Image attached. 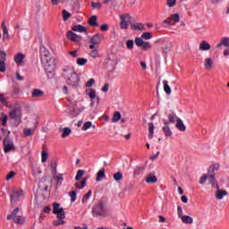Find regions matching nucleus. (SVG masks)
<instances>
[{
	"label": "nucleus",
	"instance_id": "f257e3e1",
	"mask_svg": "<svg viewBox=\"0 0 229 229\" xmlns=\"http://www.w3.org/2000/svg\"><path fill=\"white\" fill-rule=\"evenodd\" d=\"M41 64L45 65V71L47 78L53 80L55 78V71L56 70V64H55V59L51 58V55L46 47H42L40 48Z\"/></svg>",
	"mask_w": 229,
	"mask_h": 229
},
{
	"label": "nucleus",
	"instance_id": "f03ea898",
	"mask_svg": "<svg viewBox=\"0 0 229 229\" xmlns=\"http://www.w3.org/2000/svg\"><path fill=\"white\" fill-rule=\"evenodd\" d=\"M61 76L66 80V83L71 85V87H78L80 85V76H78V73L71 67L63 69Z\"/></svg>",
	"mask_w": 229,
	"mask_h": 229
},
{
	"label": "nucleus",
	"instance_id": "7ed1b4c3",
	"mask_svg": "<svg viewBox=\"0 0 229 229\" xmlns=\"http://www.w3.org/2000/svg\"><path fill=\"white\" fill-rule=\"evenodd\" d=\"M91 214L93 217H97V219H105V217H108V210L105 208L103 200H99L98 204L93 206Z\"/></svg>",
	"mask_w": 229,
	"mask_h": 229
},
{
	"label": "nucleus",
	"instance_id": "20e7f679",
	"mask_svg": "<svg viewBox=\"0 0 229 229\" xmlns=\"http://www.w3.org/2000/svg\"><path fill=\"white\" fill-rule=\"evenodd\" d=\"M208 180V183L216 189V191H219V183H217V180L216 179V173L214 172H208V174H203L199 178V184L204 185L205 182Z\"/></svg>",
	"mask_w": 229,
	"mask_h": 229
},
{
	"label": "nucleus",
	"instance_id": "39448f33",
	"mask_svg": "<svg viewBox=\"0 0 229 229\" xmlns=\"http://www.w3.org/2000/svg\"><path fill=\"white\" fill-rule=\"evenodd\" d=\"M9 119H13L17 124H21L22 123V107L19 105L14 106L9 113Z\"/></svg>",
	"mask_w": 229,
	"mask_h": 229
},
{
	"label": "nucleus",
	"instance_id": "423d86ee",
	"mask_svg": "<svg viewBox=\"0 0 229 229\" xmlns=\"http://www.w3.org/2000/svg\"><path fill=\"white\" fill-rule=\"evenodd\" d=\"M19 210H20L19 208H14L12 214L7 216V219L8 220L13 219L15 225H24V221H25L24 216H18Z\"/></svg>",
	"mask_w": 229,
	"mask_h": 229
},
{
	"label": "nucleus",
	"instance_id": "0eeeda50",
	"mask_svg": "<svg viewBox=\"0 0 229 229\" xmlns=\"http://www.w3.org/2000/svg\"><path fill=\"white\" fill-rule=\"evenodd\" d=\"M4 153H10L12 151H16L15 145L13 144V140L9 137L4 138Z\"/></svg>",
	"mask_w": 229,
	"mask_h": 229
},
{
	"label": "nucleus",
	"instance_id": "6e6552de",
	"mask_svg": "<svg viewBox=\"0 0 229 229\" xmlns=\"http://www.w3.org/2000/svg\"><path fill=\"white\" fill-rule=\"evenodd\" d=\"M53 214L57 216V219H65V209L60 208V203L58 202L53 203Z\"/></svg>",
	"mask_w": 229,
	"mask_h": 229
},
{
	"label": "nucleus",
	"instance_id": "1a4fd4ad",
	"mask_svg": "<svg viewBox=\"0 0 229 229\" xmlns=\"http://www.w3.org/2000/svg\"><path fill=\"white\" fill-rule=\"evenodd\" d=\"M105 40V36L101 33H97L95 34L91 38H90V43L89 45V49H95L96 46H98V44H101Z\"/></svg>",
	"mask_w": 229,
	"mask_h": 229
},
{
	"label": "nucleus",
	"instance_id": "9d476101",
	"mask_svg": "<svg viewBox=\"0 0 229 229\" xmlns=\"http://www.w3.org/2000/svg\"><path fill=\"white\" fill-rule=\"evenodd\" d=\"M120 28L121 30H128L130 26V22H131V16L130 13L127 14H122L120 16Z\"/></svg>",
	"mask_w": 229,
	"mask_h": 229
},
{
	"label": "nucleus",
	"instance_id": "9b49d317",
	"mask_svg": "<svg viewBox=\"0 0 229 229\" xmlns=\"http://www.w3.org/2000/svg\"><path fill=\"white\" fill-rule=\"evenodd\" d=\"M24 196V191L21 189H13V191L10 195L11 198V203L13 205V203H17L19 201V198H22Z\"/></svg>",
	"mask_w": 229,
	"mask_h": 229
},
{
	"label": "nucleus",
	"instance_id": "f8f14e48",
	"mask_svg": "<svg viewBox=\"0 0 229 229\" xmlns=\"http://www.w3.org/2000/svg\"><path fill=\"white\" fill-rule=\"evenodd\" d=\"M180 22V14L174 13L171 17L166 18L163 21V24H170V26H174V24Z\"/></svg>",
	"mask_w": 229,
	"mask_h": 229
},
{
	"label": "nucleus",
	"instance_id": "ddd939ff",
	"mask_svg": "<svg viewBox=\"0 0 229 229\" xmlns=\"http://www.w3.org/2000/svg\"><path fill=\"white\" fill-rule=\"evenodd\" d=\"M66 37L68 40L72 42H80L81 40V36H78L76 33L72 32V30L67 31Z\"/></svg>",
	"mask_w": 229,
	"mask_h": 229
},
{
	"label": "nucleus",
	"instance_id": "4468645a",
	"mask_svg": "<svg viewBox=\"0 0 229 229\" xmlns=\"http://www.w3.org/2000/svg\"><path fill=\"white\" fill-rule=\"evenodd\" d=\"M130 26L132 31H144L146 30L143 23H132L130 21Z\"/></svg>",
	"mask_w": 229,
	"mask_h": 229
},
{
	"label": "nucleus",
	"instance_id": "2eb2a0df",
	"mask_svg": "<svg viewBox=\"0 0 229 229\" xmlns=\"http://www.w3.org/2000/svg\"><path fill=\"white\" fill-rule=\"evenodd\" d=\"M115 65H117V62L114 60L108 59L106 62V69L109 72H114L115 71Z\"/></svg>",
	"mask_w": 229,
	"mask_h": 229
},
{
	"label": "nucleus",
	"instance_id": "dca6fc26",
	"mask_svg": "<svg viewBox=\"0 0 229 229\" xmlns=\"http://www.w3.org/2000/svg\"><path fill=\"white\" fill-rule=\"evenodd\" d=\"M175 128H177L179 131H185V130H187V126H185V124L183 123V121H182V119L180 118H177L176 120Z\"/></svg>",
	"mask_w": 229,
	"mask_h": 229
},
{
	"label": "nucleus",
	"instance_id": "f3484780",
	"mask_svg": "<svg viewBox=\"0 0 229 229\" xmlns=\"http://www.w3.org/2000/svg\"><path fill=\"white\" fill-rule=\"evenodd\" d=\"M225 196H228V191H226L225 190H220L218 186V190H216V199H223Z\"/></svg>",
	"mask_w": 229,
	"mask_h": 229
},
{
	"label": "nucleus",
	"instance_id": "a211bd4d",
	"mask_svg": "<svg viewBox=\"0 0 229 229\" xmlns=\"http://www.w3.org/2000/svg\"><path fill=\"white\" fill-rule=\"evenodd\" d=\"M88 24L91 26L92 28H98L99 27V24L98 23V16L93 15L89 18L88 21Z\"/></svg>",
	"mask_w": 229,
	"mask_h": 229
},
{
	"label": "nucleus",
	"instance_id": "6ab92c4d",
	"mask_svg": "<svg viewBox=\"0 0 229 229\" xmlns=\"http://www.w3.org/2000/svg\"><path fill=\"white\" fill-rule=\"evenodd\" d=\"M157 182H158V178L153 174H148L146 178L147 183H157Z\"/></svg>",
	"mask_w": 229,
	"mask_h": 229
},
{
	"label": "nucleus",
	"instance_id": "aec40b11",
	"mask_svg": "<svg viewBox=\"0 0 229 229\" xmlns=\"http://www.w3.org/2000/svg\"><path fill=\"white\" fill-rule=\"evenodd\" d=\"M72 31H78L79 33H87V28L83 25H75L72 28Z\"/></svg>",
	"mask_w": 229,
	"mask_h": 229
},
{
	"label": "nucleus",
	"instance_id": "412c9836",
	"mask_svg": "<svg viewBox=\"0 0 229 229\" xmlns=\"http://www.w3.org/2000/svg\"><path fill=\"white\" fill-rule=\"evenodd\" d=\"M210 45L206 40H203L199 44V50L200 51H209Z\"/></svg>",
	"mask_w": 229,
	"mask_h": 229
},
{
	"label": "nucleus",
	"instance_id": "4be33fe9",
	"mask_svg": "<svg viewBox=\"0 0 229 229\" xmlns=\"http://www.w3.org/2000/svg\"><path fill=\"white\" fill-rule=\"evenodd\" d=\"M53 180H56V187L55 189H58V185H62V182H64V174H59L58 175H55L53 177Z\"/></svg>",
	"mask_w": 229,
	"mask_h": 229
},
{
	"label": "nucleus",
	"instance_id": "5701e85b",
	"mask_svg": "<svg viewBox=\"0 0 229 229\" xmlns=\"http://www.w3.org/2000/svg\"><path fill=\"white\" fill-rule=\"evenodd\" d=\"M181 219L182 223H184L185 225H192L194 221L192 217H191V216H187V215L181 216Z\"/></svg>",
	"mask_w": 229,
	"mask_h": 229
},
{
	"label": "nucleus",
	"instance_id": "b1692460",
	"mask_svg": "<svg viewBox=\"0 0 229 229\" xmlns=\"http://www.w3.org/2000/svg\"><path fill=\"white\" fill-rule=\"evenodd\" d=\"M155 133V124L153 122L148 123V139H153Z\"/></svg>",
	"mask_w": 229,
	"mask_h": 229
},
{
	"label": "nucleus",
	"instance_id": "393cba45",
	"mask_svg": "<svg viewBox=\"0 0 229 229\" xmlns=\"http://www.w3.org/2000/svg\"><path fill=\"white\" fill-rule=\"evenodd\" d=\"M213 66L214 60H212L210 57L207 58L204 63V67H206V69H212Z\"/></svg>",
	"mask_w": 229,
	"mask_h": 229
},
{
	"label": "nucleus",
	"instance_id": "a878e982",
	"mask_svg": "<svg viewBox=\"0 0 229 229\" xmlns=\"http://www.w3.org/2000/svg\"><path fill=\"white\" fill-rule=\"evenodd\" d=\"M26 58V55H24L22 53H19L14 56V62L15 64H21Z\"/></svg>",
	"mask_w": 229,
	"mask_h": 229
},
{
	"label": "nucleus",
	"instance_id": "bb28decb",
	"mask_svg": "<svg viewBox=\"0 0 229 229\" xmlns=\"http://www.w3.org/2000/svg\"><path fill=\"white\" fill-rule=\"evenodd\" d=\"M219 163H215V164H212L208 169V173H216V171L219 170Z\"/></svg>",
	"mask_w": 229,
	"mask_h": 229
},
{
	"label": "nucleus",
	"instance_id": "cd10ccee",
	"mask_svg": "<svg viewBox=\"0 0 229 229\" xmlns=\"http://www.w3.org/2000/svg\"><path fill=\"white\" fill-rule=\"evenodd\" d=\"M105 176H106V174H105V168H102L98 172L96 181L101 182V178H105Z\"/></svg>",
	"mask_w": 229,
	"mask_h": 229
},
{
	"label": "nucleus",
	"instance_id": "c85d7f7f",
	"mask_svg": "<svg viewBox=\"0 0 229 229\" xmlns=\"http://www.w3.org/2000/svg\"><path fill=\"white\" fill-rule=\"evenodd\" d=\"M0 123L2 126H6V124H8V115L4 114V113L1 114Z\"/></svg>",
	"mask_w": 229,
	"mask_h": 229
},
{
	"label": "nucleus",
	"instance_id": "c756f323",
	"mask_svg": "<svg viewBox=\"0 0 229 229\" xmlns=\"http://www.w3.org/2000/svg\"><path fill=\"white\" fill-rule=\"evenodd\" d=\"M86 94L92 99H96V90L94 89H86Z\"/></svg>",
	"mask_w": 229,
	"mask_h": 229
},
{
	"label": "nucleus",
	"instance_id": "7c9ffc66",
	"mask_svg": "<svg viewBox=\"0 0 229 229\" xmlns=\"http://www.w3.org/2000/svg\"><path fill=\"white\" fill-rule=\"evenodd\" d=\"M163 85H164V90L165 92V94H167V96H169L172 92L171 90V87L169 86V83L167 82V81H163Z\"/></svg>",
	"mask_w": 229,
	"mask_h": 229
},
{
	"label": "nucleus",
	"instance_id": "2f4dec72",
	"mask_svg": "<svg viewBox=\"0 0 229 229\" xmlns=\"http://www.w3.org/2000/svg\"><path fill=\"white\" fill-rule=\"evenodd\" d=\"M63 130H64V132L62 133V136H61L63 139L69 137L71 133H72V131L69 127H65Z\"/></svg>",
	"mask_w": 229,
	"mask_h": 229
},
{
	"label": "nucleus",
	"instance_id": "473e14b6",
	"mask_svg": "<svg viewBox=\"0 0 229 229\" xmlns=\"http://www.w3.org/2000/svg\"><path fill=\"white\" fill-rule=\"evenodd\" d=\"M86 185H87V178H83L81 182H76L74 184V186L77 187V189H83V187H85Z\"/></svg>",
	"mask_w": 229,
	"mask_h": 229
},
{
	"label": "nucleus",
	"instance_id": "72a5a7b5",
	"mask_svg": "<svg viewBox=\"0 0 229 229\" xmlns=\"http://www.w3.org/2000/svg\"><path fill=\"white\" fill-rule=\"evenodd\" d=\"M44 96V91L41 89H34L32 92V98H42Z\"/></svg>",
	"mask_w": 229,
	"mask_h": 229
},
{
	"label": "nucleus",
	"instance_id": "f704fd0d",
	"mask_svg": "<svg viewBox=\"0 0 229 229\" xmlns=\"http://www.w3.org/2000/svg\"><path fill=\"white\" fill-rule=\"evenodd\" d=\"M50 167L52 169V174H58V169L56 168L58 167V165L56 164V162H51Z\"/></svg>",
	"mask_w": 229,
	"mask_h": 229
},
{
	"label": "nucleus",
	"instance_id": "c9c22d12",
	"mask_svg": "<svg viewBox=\"0 0 229 229\" xmlns=\"http://www.w3.org/2000/svg\"><path fill=\"white\" fill-rule=\"evenodd\" d=\"M163 131L165 137H171V135H173V131H171V128L169 126H164Z\"/></svg>",
	"mask_w": 229,
	"mask_h": 229
},
{
	"label": "nucleus",
	"instance_id": "e433bc0d",
	"mask_svg": "<svg viewBox=\"0 0 229 229\" xmlns=\"http://www.w3.org/2000/svg\"><path fill=\"white\" fill-rule=\"evenodd\" d=\"M85 174V170H78L77 174L75 176L76 182H80L81 178H83V175Z\"/></svg>",
	"mask_w": 229,
	"mask_h": 229
},
{
	"label": "nucleus",
	"instance_id": "4c0bfd02",
	"mask_svg": "<svg viewBox=\"0 0 229 229\" xmlns=\"http://www.w3.org/2000/svg\"><path fill=\"white\" fill-rule=\"evenodd\" d=\"M113 178L114 182H121V180H123V173L121 172L114 173L113 175Z\"/></svg>",
	"mask_w": 229,
	"mask_h": 229
},
{
	"label": "nucleus",
	"instance_id": "58836bf2",
	"mask_svg": "<svg viewBox=\"0 0 229 229\" xmlns=\"http://www.w3.org/2000/svg\"><path fill=\"white\" fill-rule=\"evenodd\" d=\"M69 115L71 117H77L78 112H76V107L74 106V105H72V106L70 107Z\"/></svg>",
	"mask_w": 229,
	"mask_h": 229
},
{
	"label": "nucleus",
	"instance_id": "ea45409f",
	"mask_svg": "<svg viewBox=\"0 0 229 229\" xmlns=\"http://www.w3.org/2000/svg\"><path fill=\"white\" fill-rule=\"evenodd\" d=\"M91 7L93 10H100V8H103V4L100 2H92Z\"/></svg>",
	"mask_w": 229,
	"mask_h": 229
},
{
	"label": "nucleus",
	"instance_id": "a19ab883",
	"mask_svg": "<svg viewBox=\"0 0 229 229\" xmlns=\"http://www.w3.org/2000/svg\"><path fill=\"white\" fill-rule=\"evenodd\" d=\"M118 121H121V113L115 112L112 118V123H118Z\"/></svg>",
	"mask_w": 229,
	"mask_h": 229
},
{
	"label": "nucleus",
	"instance_id": "79ce46f5",
	"mask_svg": "<svg viewBox=\"0 0 229 229\" xmlns=\"http://www.w3.org/2000/svg\"><path fill=\"white\" fill-rule=\"evenodd\" d=\"M141 38L143 40H150V38H153V35L151 34V32H144L141 35Z\"/></svg>",
	"mask_w": 229,
	"mask_h": 229
},
{
	"label": "nucleus",
	"instance_id": "37998d69",
	"mask_svg": "<svg viewBox=\"0 0 229 229\" xmlns=\"http://www.w3.org/2000/svg\"><path fill=\"white\" fill-rule=\"evenodd\" d=\"M47 157H49V154L47 151L43 150L41 152V162H43V164H46V162H47Z\"/></svg>",
	"mask_w": 229,
	"mask_h": 229
},
{
	"label": "nucleus",
	"instance_id": "c03bdc74",
	"mask_svg": "<svg viewBox=\"0 0 229 229\" xmlns=\"http://www.w3.org/2000/svg\"><path fill=\"white\" fill-rule=\"evenodd\" d=\"M168 120L171 123H174L178 120V116H176V114H168Z\"/></svg>",
	"mask_w": 229,
	"mask_h": 229
},
{
	"label": "nucleus",
	"instance_id": "a18cd8bd",
	"mask_svg": "<svg viewBox=\"0 0 229 229\" xmlns=\"http://www.w3.org/2000/svg\"><path fill=\"white\" fill-rule=\"evenodd\" d=\"M64 218H58L57 220H55L53 222L54 226H60V225H65V221H64Z\"/></svg>",
	"mask_w": 229,
	"mask_h": 229
},
{
	"label": "nucleus",
	"instance_id": "49530a36",
	"mask_svg": "<svg viewBox=\"0 0 229 229\" xmlns=\"http://www.w3.org/2000/svg\"><path fill=\"white\" fill-rule=\"evenodd\" d=\"M135 44H136V46H138V47H142V46L144 44V39L142 38H136Z\"/></svg>",
	"mask_w": 229,
	"mask_h": 229
},
{
	"label": "nucleus",
	"instance_id": "de8ad7c7",
	"mask_svg": "<svg viewBox=\"0 0 229 229\" xmlns=\"http://www.w3.org/2000/svg\"><path fill=\"white\" fill-rule=\"evenodd\" d=\"M0 103L4 105V106H6L8 105V100L6 98H4V95L3 93H0Z\"/></svg>",
	"mask_w": 229,
	"mask_h": 229
},
{
	"label": "nucleus",
	"instance_id": "09e8293b",
	"mask_svg": "<svg viewBox=\"0 0 229 229\" xmlns=\"http://www.w3.org/2000/svg\"><path fill=\"white\" fill-rule=\"evenodd\" d=\"M142 51H148V49H151V43L149 42H144L143 46H141Z\"/></svg>",
	"mask_w": 229,
	"mask_h": 229
},
{
	"label": "nucleus",
	"instance_id": "8fccbe9b",
	"mask_svg": "<svg viewBox=\"0 0 229 229\" xmlns=\"http://www.w3.org/2000/svg\"><path fill=\"white\" fill-rule=\"evenodd\" d=\"M33 133H35V130H32V129H25L24 130L25 137H31V135H33Z\"/></svg>",
	"mask_w": 229,
	"mask_h": 229
},
{
	"label": "nucleus",
	"instance_id": "3c124183",
	"mask_svg": "<svg viewBox=\"0 0 229 229\" xmlns=\"http://www.w3.org/2000/svg\"><path fill=\"white\" fill-rule=\"evenodd\" d=\"M90 196H92V191H89L87 192V194H85L81 199L82 203H86L87 202V199H89V198H90Z\"/></svg>",
	"mask_w": 229,
	"mask_h": 229
},
{
	"label": "nucleus",
	"instance_id": "603ef678",
	"mask_svg": "<svg viewBox=\"0 0 229 229\" xmlns=\"http://www.w3.org/2000/svg\"><path fill=\"white\" fill-rule=\"evenodd\" d=\"M88 60L86 58L83 57H79L77 59V64L78 65H85V64H87Z\"/></svg>",
	"mask_w": 229,
	"mask_h": 229
},
{
	"label": "nucleus",
	"instance_id": "864d4df0",
	"mask_svg": "<svg viewBox=\"0 0 229 229\" xmlns=\"http://www.w3.org/2000/svg\"><path fill=\"white\" fill-rule=\"evenodd\" d=\"M91 126H92V122H86L82 126V131H87V130H89V128H91Z\"/></svg>",
	"mask_w": 229,
	"mask_h": 229
},
{
	"label": "nucleus",
	"instance_id": "5fc2aeb1",
	"mask_svg": "<svg viewBox=\"0 0 229 229\" xmlns=\"http://www.w3.org/2000/svg\"><path fill=\"white\" fill-rule=\"evenodd\" d=\"M11 94L12 96H19V94H21V89L19 87H14Z\"/></svg>",
	"mask_w": 229,
	"mask_h": 229
},
{
	"label": "nucleus",
	"instance_id": "6e6d98bb",
	"mask_svg": "<svg viewBox=\"0 0 229 229\" xmlns=\"http://www.w3.org/2000/svg\"><path fill=\"white\" fill-rule=\"evenodd\" d=\"M69 196L71 197V201H72V202L76 201L77 194H76V191H72L69 193Z\"/></svg>",
	"mask_w": 229,
	"mask_h": 229
},
{
	"label": "nucleus",
	"instance_id": "4d7b16f0",
	"mask_svg": "<svg viewBox=\"0 0 229 229\" xmlns=\"http://www.w3.org/2000/svg\"><path fill=\"white\" fill-rule=\"evenodd\" d=\"M177 0H166V6H169V8H173L176 4Z\"/></svg>",
	"mask_w": 229,
	"mask_h": 229
},
{
	"label": "nucleus",
	"instance_id": "13d9d810",
	"mask_svg": "<svg viewBox=\"0 0 229 229\" xmlns=\"http://www.w3.org/2000/svg\"><path fill=\"white\" fill-rule=\"evenodd\" d=\"M0 62H6V52L1 51L0 52Z\"/></svg>",
	"mask_w": 229,
	"mask_h": 229
},
{
	"label": "nucleus",
	"instance_id": "bf43d9fd",
	"mask_svg": "<svg viewBox=\"0 0 229 229\" xmlns=\"http://www.w3.org/2000/svg\"><path fill=\"white\" fill-rule=\"evenodd\" d=\"M126 46H127V48L133 49V46H134L133 39H128L126 41Z\"/></svg>",
	"mask_w": 229,
	"mask_h": 229
},
{
	"label": "nucleus",
	"instance_id": "052dcab7",
	"mask_svg": "<svg viewBox=\"0 0 229 229\" xmlns=\"http://www.w3.org/2000/svg\"><path fill=\"white\" fill-rule=\"evenodd\" d=\"M69 17H71V13L65 10L63 11V19L64 21H68Z\"/></svg>",
	"mask_w": 229,
	"mask_h": 229
},
{
	"label": "nucleus",
	"instance_id": "680f3d73",
	"mask_svg": "<svg viewBox=\"0 0 229 229\" xmlns=\"http://www.w3.org/2000/svg\"><path fill=\"white\" fill-rule=\"evenodd\" d=\"M90 56L92 58H98V56H99V52L98 51V49L93 48V50L90 53Z\"/></svg>",
	"mask_w": 229,
	"mask_h": 229
},
{
	"label": "nucleus",
	"instance_id": "e2e57ef3",
	"mask_svg": "<svg viewBox=\"0 0 229 229\" xmlns=\"http://www.w3.org/2000/svg\"><path fill=\"white\" fill-rule=\"evenodd\" d=\"M13 176H15V172L14 171H11V172H9L7 176L5 177V180L7 182H10V180H12V178H13Z\"/></svg>",
	"mask_w": 229,
	"mask_h": 229
},
{
	"label": "nucleus",
	"instance_id": "0e129e2a",
	"mask_svg": "<svg viewBox=\"0 0 229 229\" xmlns=\"http://www.w3.org/2000/svg\"><path fill=\"white\" fill-rule=\"evenodd\" d=\"M172 48H173V45H171V44L165 45V47H163V52L164 53H169V52H171Z\"/></svg>",
	"mask_w": 229,
	"mask_h": 229
},
{
	"label": "nucleus",
	"instance_id": "69168bd1",
	"mask_svg": "<svg viewBox=\"0 0 229 229\" xmlns=\"http://www.w3.org/2000/svg\"><path fill=\"white\" fill-rule=\"evenodd\" d=\"M221 42L223 46H225V47H229V38H222Z\"/></svg>",
	"mask_w": 229,
	"mask_h": 229
},
{
	"label": "nucleus",
	"instance_id": "338daca9",
	"mask_svg": "<svg viewBox=\"0 0 229 229\" xmlns=\"http://www.w3.org/2000/svg\"><path fill=\"white\" fill-rule=\"evenodd\" d=\"M96 83V81L94 79H90L86 82V87L89 89L92 87Z\"/></svg>",
	"mask_w": 229,
	"mask_h": 229
},
{
	"label": "nucleus",
	"instance_id": "774afa93",
	"mask_svg": "<svg viewBox=\"0 0 229 229\" xmlns=\"http://www.w3.org/2000/svg\"><path fill=\"white\" fill-rule=\"evenodd\" d=\"M141 171H144V167H142V166H138V167H136L135 170H134V174L137 176V175L140 174V172H141Z\"/></svg>",
	"mask_w": 229,
	"mask_h": 229
}]
</instances>
